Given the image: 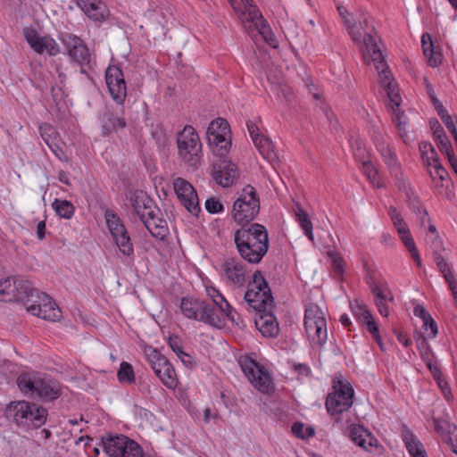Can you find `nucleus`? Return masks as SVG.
<instances>
[{
  "mask_svg": "<svg viewBox=\"0 0 457 457\" xmlns=\"http://www.w3.org/2000/svg\"><path fill=\"white\" fill-rule=\"evenodd\" d=\"M243 4V10L240 12V19L243 23L247 20H253L260 17V11L253 4V0H240Z\"/></svg>",
  "mask_w": 457,
  "mask_h": 457,
  "instance_id": "nucleus-45",
  "label": "nucleus"
},
{
  "mask_svg": "<svg viewBox=\"0 0 457 457\" xmlns=\"http://www.w3.org/2000/svg\"><path fill=\"white\" fill-rule=\"evenodd\" d=\"M130 204L134 212V217L142 221L147 215L153 214V212H157V206L154 202L141 190H136L131 193Z\"/></svg>",
  "mask_w": 457,
  "mask_h": 457,
  "instance_id": "nucleus-20",
  "label": "nucleus"
},
{
  "mask_svg": "<svg viewBox=\"0 0 457 457\" xmlns=\"http://www.w3.org/2000/svg\"><path fill=\"white\" fill-rule=\"evenodd\" d=\"M205 209L210 213H218L222 211L223 206L219 200H217L214 197H212L205 201Z\"/></svg>",
  "mask_w": 457,
  "mask_h": 457,
  "instance_id": "nucleus-60",
  "label": "nucleus"
},
{
  "mask_svg": "<svg viewBox=\"0 0 457 457\" xmlns=\"http://www.w3.org/2000/svg\"><path fill=\"white\" fill-rule=\"evenodd\" d=\"M366 325L368 328V330L372 334L373 337L376 339V341L378 343L380 348H382L381 339L378 333V328L377 324L375 323L373 317L366 320Z\"/></svg>",
  "mask_w": 457,
  "mask_h": 457,
  "instance_id": "nucleus-63",
  "label": "nucleus"
},
{
  "mask_svg": "<svg viewBox=\"0 0 457 457\" xmlns=\"http://www.w3.org/2000/svg\"><path fill=\"white\" fill-rule=\"evenodd\" d=\"M393 112L394 120L396 123L399 134L402 138L405 139L407 137L408 119L405 113L399 109H393Z\"/></svg>",
  "mask_w": 457,
  "mask_h": 457,
  "instance_id": "nucleus-49",
  "label": "nucleus"
},
{
  "mask_svg": "<svg viewBox=\"0 0 457 457\" xmlns=\"http://www.w3.org/2000/svg\"><path fill=\"white\" fill-rule=\"evenodd\" d=\"M245 23H249L246 29L253 39L255 40L257 39V36H260L263 41L269 44L271 47L276 48L278 46L274 34L261 12L260 17L253 20H247L245 21Z\"/></svg>",
  "mask_w": 457,
  "mask_h": 457,
  "instance_id": "nucleus-21",
  "label": "nucleus"
},
{
  "mask_svg": "<svg viewBox=\"0 0 457 457\" xmlns=\"http://www.w3.org/2000/svg\"><path fill=\"white\" fill-rule=\"evenodd\" d=\"M245 300L257 312L272 310L271 291L261 271L256 270L253 274L252 281L249 282L248 289L245 294Z\"/></svg>",
  "mask_w": 457,
  "mask_h": 457,
  "instance_id": "nucleus-5",
  "label": "nucleus"
},
{
  "mask_svg": "<svg viewBox=\"0 0 457 457\" xmlns=\"http://www.w3.org/2000/svg\"><path fill=\"white\" fill-rule=\"evenodd\" d=\"M333 393L326 400L328 411L334 415L347 411L353 405V388L350 382L340 377L333 381Z\"/></svg>",
  "mask_w": 457,
  "mask_h": 457,
  "instance_id": "nucleus-9",
  "label": "nucleus"
},
{
  "mask_svg": "<svg viewBox=\"0 0 457 457\" xmlns=\"http://www.w3.org/2000/svg\"><path fill=\"white\" fill-rule=\"evenodd\" d=\"M207 295L212 299L214 305L211 304V308L217 312L218 318L221 320V326L223 325V312L230 308V304L223 297V295L214 287L206 288Z\"/></svg>",
  "mask_w": 457,
  "mask_h": 457,
  "instance_id": "nucleus-36",
  "label": "nucleus"
},
{
  "mask_svg": "<svg viewBox=\"0 0 457 457\" xmlns=\"http://www.w3.org/2000/svg\"><path fill=\"white\" fill-rule=\"evenodd\" d=\"M247 129L255 147L258 149L261 155L270 162L276 160L277 154L274 151V145L272 142L260 132L257 125L253 122H248Z\"/></svg>",
  "mask_w": 457,
  "mask_h": 457,
  "instance_id": "nucleus-19",
  "label": "nucleus"
},
{
  "mask_svg": "<svg viewBox=\"0 0 457 457\" xmlns=\"http://www.w3.org/2000/svg\"><path fill=\"white\" fill-rule=\"evenodd\" d=\"M155 375L168 388L175 389L179 384L177 373H155Z\"/></svg>",
  "mask_w": 457,
  "mask_h": 457,
  "instance_id": "nucleus-55",
  "label": "nucleus"
},
{
  "mask_svg": "<svg viewBox=\"0 0 457 457\" xmlns=\"http://www.w3.org/2000/svg\"><path fill=\"white\" fill-rule=\"evenodd\" d=\"M370 290L375 296V303L378 307L379 313L385 317L389 315V311L386 303L394 300L390 292L386 293L385 289L376 282L370 284Z\"/></svg>",
  "mask_w": 457,
  "mask_h": 457,
  "instance_id": "nucleus-32",
  "label": "nucleus"
},
{
  "mask_svg": "<svg viewBox=\"0 0 457 457\" xmlns=\"http://www.w3.org/2000/svg\"><path fill=\"white\" fill-rule=\"evenodd\" d=\"M35 298L26 303V310L43 320L57 321L62 317V312L53 299L45 293H36Z\"/></svg>",
  "mask_w": 457,
  "mask_h": 457,
  "instance_id": "nucleus-12",
  "label": "nucleus"
},
{
  "mask_svg": "<svg viewBox=\"0 0 457 457\" xmlns=\"http://www.w3.org/2000/svg\"><path fill=\"white\" fill-rule=\"evenodd\" d=\"M105 80L112 99L121 104L127 96V87L122 71L115 65H110L105 72Z\"/></svg>",
  "mask_w": 457,
  "mask_h": 457,
  "instance_id": "nucleus-17",
  "label": "nucleus"
},
{
  "mask_svg": "<svg viewBox=\"0 0 457 457\" xmlns=\"http://www.w3.org/2000/svg\"><path fill=\"white\" fill-rule=\"evenodd\" d=\"M409 205L411 211L416 214L421 227H424L427 222H429L430 218L428 212L423 207L419 198H410Z\"/></svg>",
  "mask_w": 457,
  "mask_h": 457,
  "instance_id": "nucleus-43",
  "label": "nucleus"
},
{
  "mask_svg": "<svg viewBox=\"0 0 457 457\" xmlns=\"http://www.w3.org/2000/svg\"><path fill=\"white\" fill-rule=\"evenodd\" d=\"M103 130L105 135L113 131H118L126 127V120L123 117L122 111L108 109L102 117Z\"/></svg>",
  "mask_w": 457,
  "mask_h": 457,
  "instance_id": "nucleus-28",
  "label": "nucleus"
},
{
  "mask_svg": "<svg viewBox=\"0 0 457 457\" xmlns=\"http://www.w3.org/2000/svg\"><path fill=\"white\" fill-rule=\"evenodd\" d=\"M401 436L405 447L411 457H428L423 444L406 425L402 426Z\"/></svg>",
  "mask_w": 457,
  "mask_h": 457,
  "instance_id": "nucleus-27",
  "label": "nucleus"
},
{
  "mask_svg": "<svg viewBox=\"0 0 457 457\" xmlns=\"http://www.w3.org/2000/svg\"><path fill=\"white\" fill-rule=\"evenodd\" d=\"M175 193L181 204L193 215L200 212L196 191L193 186L182 178H177L173 182Z\"/></svg>",
  "mask_w": 457,
  "mask_h": 457,
  "instance_id": "nucleus-15",
  "label": "nucleus"
},
{
  "mask_svg": "<svg viewBox=\"0 0 457 457\" xmlns=\"http://www.w3.org/2000/svg\"><path fill=\"white\" fill-rule=\"evenodd\" d=\"M212 177L219 185L228 187L237 179V167L230 161L220 160L213 164Z\"/></svg>",
  "mask_w": 457,
  "mask_h": 457,
  "instance_id": "nucleus-22",
  "label": "nucleus"
},
{
  "mask_svg": "<svg viewBox=\"0 0 457 457\" xmlns=\"http://www.w3.org/2000/svg\"><path fill=\"white\" fill-rule=\"evenodd\" d=\"M105 220L107 227L120 253L127 256L131 255L134 252L133 245L120 219L114 212L106 211Z\"/></svg>",
  "mask_w": 457,
  "mask_h": 457,
  "instance_id": "nucleus-14",
  "label": "nucleus"
},
{
  "mask_svg": "<svg viewBox=\"0 0 457 457\" xmlns=\"http://www.w3.org/2000/svg\"><path fill=\"white\" fill-rule=\"evenodd\" d=\"M436 129H435V139L437 145L438 149L442 154H445L446 156H449L453 153V149L452 147L451 142L446 137L442 126L439 122H436Z\"/></svg>",
  "mask_w": 457,
  "mask_h": 457,
  "instance_id": "nucleus-41",
  "label": "nucleus"
},
{
  "mask_svg": "<svg viewBox=\"0 0 457 457\" xmlns=\"http://www.w3.org/2000/svg\"><path fill=\"white\" fill-rule=\"evenodd\" d=\"M59 40L72 62L80 66L89 64L91 55L83 39L72 33L62 32L59 35Z\"/></svg>",
  "mask_w": 457,
  "mask_h": 457,
  "instance_id": "nucleus-13",
  "label": "nucleus"
},
{
  "mask_svg": "<svg viewBox=\"0 0 457 457\" xmlns=\"http://www.w3.org/2000/svg\"><path fill=\"white\" fill-rule=\"evenodd\" d=\"M15 277L6 278L0 280V301L12 302L16 301Z\"/></svg>",
  "mask_w": 457,
  "mask_h": 457,
  "instance_id": "nucleus-40",
  "label": "nucleus"
},
{
  "mask_svg": "<svg viewBox=\"0 0 457 457\" xmlns=\"http://www.w3.org/2000/svg\"><path fill=\"white\" fill-rule=\"evenodd\" d=\"M424 162L428 166H432L436 164V162H439L437 154L435 150V148H431L426 154L422 156Z\"/></svg>",
  "mask_w": 457,
  "mask_h": 457,
  "instance_id": "nucleus-64",
  "label": "nucleus"
},
{
  "mask_svg": "<svg viewBox=\"0 0 457 457\" xmlns=\"http://www.w3.org/2000/svg\"><path fill=\"white\" fill-rule=\"evenodd\" d=\"M17 385L21 393L31 397L51 401L60 395V387L56 382L32 378L31 373H21L17 378Z\"/></svg>",
  "mask_w": 457,
  "mask_h": 457,
  "instance_id": "nucleus-7",
  "label": "nucleus"
},
{
  "mask_svg": "<svg viewBox=\"0 0 457 457\" xmlns=\"http://www.w3.org/2000/svg\"><path fill=\"white\" fill-rule=\"evenodd\" d=\"M304 328L312 346L321 348L328 339V328L325 313L317 304L306 307Z\"/></svg>",
  "mask_w": 457,
  "mask_h": 457,
  "instance_id": "nucleus-4",
  "label": "nucleus"
},
{
  "mask_svg": "<svg viewBox=\"0 0 457 457\" xmlns=\"http://www.w3.org/2000/svg\"><path fill=\"white\" fill-rule=\"evenodd\" d=\"M180 309L188 319H194L214 327H221V320L218 318L217 312L211 308V304L204 301L183 298Z\"/></svg>",
  "mask_w": 457,
  "mask_h": 457,
  "instance_id": "nucleus-10",
  "label": "nucleus"
},
{
  "mask_svg": "<svg viewBox=\"0 0 457 457\" xmlns=\"http://www.w3.org/2000/svg\"><path fill=\"white\" fill-rule=\"evenodd\" d=\"M39 131H40L43 140L46 142V144L48 145L49 148H53V146H56L55 141H56L57 131L52 125H50L48 123H44L39 127Z\"/></svg>",
  "mask_w": 457,
  "mask_h": 457,
  "instance_id": "nucleus-48",
  "label": "nucleus"
},
{
  "mask_svg": "<svg viewBox=\"0 0 457 457\" xmlns=\"http://www.w3.org/2000/svg\"><path fill=\"white\" fill-rule=\"evenodd\" d=\"M350 438L360 447L366 451L373 446V443L377 440L371 436L366 429L361 426L353 425L350 428Z\"/></svg>",
  "mask_w": 457,
  "mask_h": 457,
  "instance_id": "nucleus-34",
  "label": "nucleus"
},
{
  "mask_svg": "<svg viewBox=\"0 0 457 457\" xmlns=\"http://www.w3.org/2000/svg\"><path fill=\"white\" fill-rule=\"evenodd\" d=\"M351 308L354 316L361 321L366 322V320L372 317L366 305L358 301L352 303Z\"/></svg>",
  "mask_w": 457,
  "mask_h": 457,
  "instance_id": "nucleus-52",
  "label": "nucleus"
},
{
  "mask_svg": "<svg viewBox=\"0 0 457 457\" xmlns=\"http://www.w3.org/2000/svg\"><path fill=\"white\" fill-rule=\"evenodd\" d=\"M56 214L64 219H70L74 214V206L68 200L55 199L52 204Z\"/></svg>",
  "mask_w": 457,
  "mask_h": 457,
  "instance_id": "nucleus-42",
  "label": "nucleus"
},
{
  "mask_svg": "<svg viewBox=\"0 0 457 457\" xmlns=\"http://www.w3.org/2000/svg\"><path fill=\"white\" fill-rule=\"evenodd\" d=\"M15 292L16 301L23 302L26 305L27 303H31L29 299H34L36 293H39L32 287L30 281L24 279L21 277H15Z\"/></svg>",
  "mask_w": 457,
  "mask_h": 457,
  "instance_id": "nucleus-33",
  "label": "nucleus"
},
{
  "mask_svg": "<svg viewBox=\"0 0 457 457\" xmlns=\"http://www.w3.org/2000/svg\"><path fill=\"white\" fill-rule=\"evenodd\" d=\"M435 429L440 433L443 439L451 446L452 451L457 454V426L446 420L434 419Z\"/></svg>",
  "mask_w": 457,
  "mask_h": 457,
  "instance_id": "nucleus-30",
  "label": "nucleus"
},
{
  "mask_svg": "<svg viewBox=\"0 0 457 457\" xmlns=\"http://www.w3.org/2000/svg\"><path fill=\"white\" fill-rule=\"evenodd\" d=\"M247 380L261 393L270 395L274 392L275 385L270 373H244Z\"/></svg>",
  "mask_w": 457,
  "mask_h": 457,
  "instance_id": "nucleus-31",
  "label": "nucleus"
},
{
  "mask_svg": "<svg viewBox=\"0 0 457 457\" xmlns=\"http://www.w3.org/2000/svg\"><path fill=\"white\" fill-rule=\"evenodd\" d=\"M398 234L409 252L415 250L416 245L412 237L411 236L410 229H407L406 232H400Z\"/></svg>",
  "mask_w": 457,
  "mask_h": 457,
  "instance_id": "nucleus-62",
  "label": "nucleus"
},
{
  "mask_svg": "<svg viewBox=\"0 0 457 457\" xmlns=\"http://www.w3.org/2000/svg\"><path fill=\"white\" fill-rule=\"evenodd\" d=\"M363 172L368 177L369 180L378 187H382L383 185L378 180V173L370 161L362 162Z\"/></svg>",
  "mask_w": 457,
  "mask_h": 457,
  "instance_id": "nucleus-51",
  "label": "nucleus"
},
{
  "mask_svg": "<svg viewBox=\"0 0 457 457\" xmlns=\"http://www.w3.org/2000/svg\"><path fill=\"white\" fill-rule=\"evenodd\" d=\"M234 241L240 256L249 263H259L270 246L268 231L258 223L237 229Z\"/></svg>",
  "mask_w": 457,
  "mask_h": 457,
  "instance_id": "nucleus-1",
  "label": "nucleus"
},
{
  "mask_svg": "<svg viewBox=\"0 0 457 457\" xmlns=\"http://www.w3.org/2000/svg\"><path fill=\"white\" fill-rule=\"evenodd\" d=\"M260 211V201L253 187L245 186L240 195L234 202L232 217L234 220L245 228L252 221Z\"/></svg>",
  "mask_w": 457,
  "mask_h": 457,
  "instance_id": "nucleus-6",
  "label": "nucleus"
},
{
  "mask_svg": "<svg viewBox=\"0 0 457 457\" xmlns=\"http://www.w3.org/2000/svg\"><path fill=\"white\" fill-rule=\"evenodd\" d=\"M433 374H434V379L436 380L438 386L440 387L445 398L447 401H450L453 398V394H452L451 388L448 385V382L444 376V373H433Z\"/></svg>",
  "mask_w": 457,
  "mask_h": 457,
  "instance_id": "nucleus-53",
  "label": "nucleus"
},
{
  "mask_svg": "<svg viewBox=\"0 0 457 457\" xmlns=\"http://www.w3.org/2000/svg\"><path fill=\"white\" fill-rule=\"evenodd\" d=\"M8 420L19 426L40 428L46 423L47 411L37 403L27 401L11 402L5 409Z\"/></svg>",
  "mask_w": 457,
  "mask_h": 457,
  "instance_id": "nucleus-3",
  "label": "nucleus"
},
{
  "mask_svg": "<svg viewBox=\"0 0 457 457\" xmlns=\"http://www.w3.org/2000/svg\"><path fill=\"white\" fill-rule=\"evenodd\" d=\"M364 46L366 49L363 53L364 62L368 64L370 62L374 63L375 68L378 72L379 82L386 91L388 99L394 105L393 109H399L402 102L399 89L394 82V78L391 71L388 70L382 52L378 46L377 39H375L370 34L367 33L364 37Z\"/></svg>",
  "mask_w": 457,
  "mask_h": 457,
  "instance_id": "nucleus-2",
  "label": "nucleus"
},
{
  "mask_svg": "<svg viewBox=\"0 0 457 457\" xmlns=\"http://www.w3.org/2000/svg\"><path fill=\"white\" fill-rule=\"evenodd\" d=\"M178 358L181 361L186 369L193 370L196 368V359L194 356L190 355L189 353L184 352Z\"/></svg>",
  "mask_w": 457,
  "mask_h": 457,
  "instance_id": "nucleus-61",
  "label": "nucleus"
},
{
  "mask_svg": "<svg viewBox=\"0 0 457 457\" xmlns=\"http://www.w3.org/2000/svg\"><path fill=\"white\" fill-rule=\"evenodd\" d=\"M162 216V214L157 207V212H153V214L147 215L141 221L150 234L159 240H164L169 234L167 222Z\"/></svg>",
  "mask_w": 457,
  "mask_h": 457,
  "instance_id": "nucleus-23",
  "label": "nucleus"
},
{
  "mask_svg": "<svg viewBox=\"0 0 457 457\" xmlns=\"http://www.w3.org/2000/svg\"><path fill=\"white\" fill-rule=\"evenodd\" d=\"M363 172L368 177L369 180L378 187H382L383 185L378 180V173L370 161L362 162Z\"/></svg>",
  "mask_w": 457,
  "mask_h": 457,
  "instance_id": "nucleus-50",
  "label": "nucleus"
},
{
  "mask_svg": "<svg viewBox=\"0 0 457 457\" xmlns=\"http://www.w3.org/2000/svg\"><path fill=\"white\" fill-rule=\"evenodd\" d=\"M423 53L428 58V63L431 67H436L441 62V54L435 52L432 39L429 34L425 33L421 37Z\"/></svg>",
  "mask_w": 457,
  "mask_h": 457,
  "instance_id": "nucleus-37",
  "label": "nucleus"
},
{
  "mask_svg": "<svg viewBox=\"0 0 457 457\" xmlns=\"http://www.w3.org/2000/svg\"><path fill=\"white\" fill-rule=\"evenodd\" d=\"M242 371H267L263 364L257 361L253 355H243L238 358Z\"/></svg>",
  "mask_w": 457,
  "mask_h": 457,
  "instance_id": "nucleus-44",
  "label": "nucleus"
},
{
  "mask_svg": "<svg viewBox=\"0 0 457 457\" xmlns=\"http://www.w3.org/2000/svg\"><path fill=\"white\" fill-rule=\"evenodd\" d=\"M434 260L438 270L445 278L446 283H453V281L456 280L448 263L446 262L445 258L436 251L434 253Z\"/></svg>",
  "mask_w": 457,
  "mask_h": 457,
  "instance_id": "nucleus-46",
  "label": "nucleus"
},
{
  "mask_svg": "<svg viewBox=\"0 0 457 457\" xmlns=\"http://www.w3.org/2000/svg\"><path fill=\"white\" fill-rule=\"evenodd\" d=\"M258 317L254 320L258 330L263 337H275L278 334L279 328L275 317L271 314V310L258 312Z\"/></svg>",
  "mask_w": 457,
  "mask_h": 457,
  "instance_id": "nucleus-25",
  "label": "nucleus"
},
{
  "mask_svg": "<svg viewBox=\"0 0 457 457\" xmlns=\"http://www.w3.org/2000/svg\"><path fill=\"white\" fill-rule=\"evenodd\" d=\"M337 10L339 12L340 16L344 20L345 25L347 28L348 33L351 36L352 39L357 43L364 44V37L367 33L370 34L375 39L376 37L372 35V31L374 30L373 26H371L370 29L368 30L369 21L367 18L363 20V23L361 24V29L357 26L356 21L352 19L351 13L341 4H337Z\"/></svg>",
  "mask_w": 457,
  "mask_h": 457,
  "instance_id": "nucleus-18",
  "label": "nucleus"
},
{
  "mask_svg": "<svg viewBox=\"0 0 457 457\" xmlns=\"http://www.w3.org/2000/svg\"><path fill=\"white\" fill-rule=\"evenodd\" d=\"M220 134H229V125L228 121L222 118L212 120L206 131L207 137Z\"/></svg>",
  "mask_w": 457,
  "mask_h": 457,
  "instance_id": "nucleus-47",
  "label": "nucleus"
},
{
  "mask_svg": "<svg viewBox=\"0 0 457 457\" xmlns=\"http://www.w3.org/2000/svg\"><path fill=\"white\" fill-rule=\"evenodd\" d=\"M425 332H427L428 330H429V334H428V337L429 338H434L436 337L437 335V325L436 323V321L432 319L431 315L429 316V318L428 320H425L423 321V328H422Z\"/></svg>",
  "mask_w": 457,
  "mask_h": 457,
  "instance_id": "nucleus-59",
  "label": "nucleus"
},
{
  "mask_svg": "<svg viewBox=\"0 0 457 457\" xmlns=\"http://www.w3.org/2000/svg\"><path fill=\"white\" fill-rule=\"evenodd\" d=\"M274 90L279 98H283L286 102H291L293 99V92L287 84H278L274 86Z\"/></svg>",
  "mask_w": 457,
  "mask_h": 457,
  "instance_id": "nucleus-56",
  "label": "nucleus"
},
{
  "mask_svg": "<svg viewBox=\"0 0 457 457\" xmlns=\"http://www.w3.org/2000/svg\"><path fill=\"white\" fill-rule=\"evenodd\" d=\"M296 220L303 230L304 235L308 237V239L313 242L314 237L312 234V223L309 218L308 213L300 206V204H296L294 209Z\"/></svg>",
  "mask_w": 457,
  "mask_h": 457,
  "instance_id": "nucleus-39",
  "label": "nucleus"
},
{
  "mask_svg": "<svg viewBox=\"0 0 457 457\" xmlns=\"http://www.w3.org/2000/svg\"><path fill=\"white\" fill-rule=\"evenodd\" d=\"M23 36L30 47L39 54L46 52L49 55L54 56L60 53V46L54 38L41 37L32 28L24 29Z\"/></svg>",
  "mask_w": 457,
  "mask_h": 457,
  "instance_id": "nucleus-16",
  "label": "nucleus"
},
{
  "mask_svg": "<svg viewBox=\"0 0 457 457\" xmlns=\"http://www.w3.org/2000/svg\"><path fill=\"white\" fill-rule=\"evenodd\" d=\"M168 343L174 353L179 357L183 353L181 339L177 336H170L168 338Z\"/></svg>",
  "mask_w": 457,
  "mask_h": 457,
  "instance_id": "nucleus-58",
  "label": "nucleus"
},
{
  "mask_svg": "<svg viewBox=\"0 0 457 457\" xmlns=\"http://www.w3.org/2000/svg\"><path fill=\"white\" fill-rule=\"evenodd\" d=\"M328 256L331 259V264H332L334 272L339 276L343 275L345 262H344L342 257L340 256V254L335 251H331V252H328Z\"/></svg>",
  "mask_w": 457,
  "mask_h": 457,
  "instance_id": "nucleus-54",
  "label": "nucleus"
},
{
  "mask_svg": "<svg viewBox=\"0 0 457 457\" xmlns=\"http://www.w3.org/2000/svg\"><path fill=\"white\" fill-rule=\"evenodd\" d=\"M229 134L214 135L207 137L209 145L212 147V151L219 156H223L231 145Z\"/></svg>",
  "mask_w": 457,
  "mask_h": 457,
  "instance_id": "nucleus-38",
  "label": "nucleus"
},
{
  "mask_svg": "<svg viewBox=\"0 0 457 457\" xmlns=\"http://www.w3.org/2000/svg\"><path fill=\"white\" fill-rule=\"evenodd\" d=\"M102 444L110 457H143L141 446L123 435L103 437Z\"/></svg>",
  "mask_w": 457,
  "mask_h": 457,
  "instance_id": "nucleus-11",
  "label": "nucleus"
},
{
  "mask_svg": "<svg viewBox=\"0 0 457 457\" xmlns=\"http://www.w3.org/2000/svg\"><path fill=\"white\" fill-rule=\"evenodd\" d=\"M78 4L94 21H102L108 15L106 5L99 0H79Z\"/></svg>",
  "mask_w": 457,
  "mask_h": 457,
  "instance_id": "nucleus-29",
  "label": "nucleus"
},
{
  "mask_svg": "<svg viewBox=\"0 0 457 457\" xmlns=\"http://www.w3.org/2000/svg\"><path fill=\"white\" fill-rule=\"evenodd\" d=\"M145 355L154 371L173 370V367L169 362L168 359L156 349L152 347L146 348Z\"/></svg>",
  "mask_w": 457,
  "mask_h": 457,
  "instance_id": "nucleus-35",
  "label": "nucleus"
},
{
  "mask_svg": "<svg viewBox=\"0 0 457 457\" xmlns=\"http://www.w3.org/2000/svg\"><path fill=\"white\" fill-rule=\"evenodd\" d=\"M376 146L387 166L390 174L398 179L401 171L395 152H393L389 145L383 138L378 139Z\"/></svg>",
  "mask_w": 457,
  "mask_h": 457,
  "instance_id": "nucleus-26",
  "label": "nucleus"
},
{
  "mask_svg": "<svg viewBox=\"0 0 457 457\" xmlns=\"http://www.w3.org/2000/svg\"><path fill=\"white\" fill-rule=\"evenodd\" d=\"M429 167V174L433 179L438 178L441 181L444 180L447 176L446 170L441 165L440 162H436V164Z\"/></svg>",
  "mask_w": 457,
  "mask_h": 457,
  "instance_id": "nucleus-57",
  "label": "nucleus"
},
{
  "mask_svg": "<svg viewBox=\"0 0 457 457\" xmlns=\"http://www.w3.org/2000/svg\"><path fill=\"white\" fill-rule=\"evenodd\" d=\"M227 278L237 287H244L246 281L245 265L237 259H228L223 264Z\"/></svg>",
  "mask_w": 457,
  "mask_h": 457,
  "instance_id": "nucleus-24",
  "label": "nucleus"
},
{
  "mask_svg": "<svg viewBox=\"0 0 457 457\" xmlns=\"http://www.w3.org/2000/svg\"><path fill=\"white\" fill-rule=\"evenodd\" d=\"M179 158L187 165L196 168L201 161L202 145L197 133L191 126H186L177 137Z\"/></svg>",
  "mask_w": 457,
  "mask_h": 457,
  "instance_id": "nucleus-8",
  "label": "nucleus"
}]
</instances>
